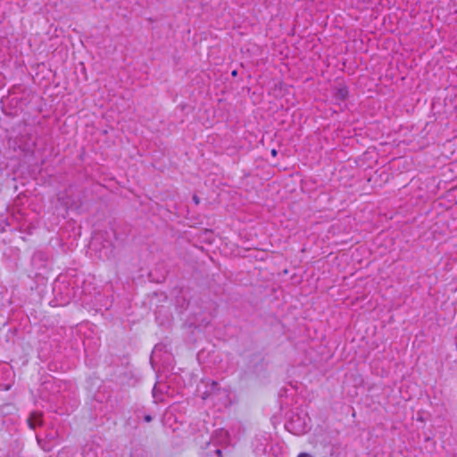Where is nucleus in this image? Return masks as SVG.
<instances>
[{"instance_id": "nucleus-1", "label": "nucleus", "mask_w": 457, "mask_h": 457, "mask_svg": "<svg viewBox=\"0 0 457 457\" xmlns=\"http://www.w3.org/2000/svg\"><path fill=\"white\" fill-rule=\"evenodd\" d=\"M28 422H29V425L31 428H35V427L37 425V424H40V417L36 414V413H33L30 415V417L29 418L28 420Z\"/></svg>"}, {"instance_id": "nucleus-2", "label": "nucleus", "mask_w": 457, "mask_h": 457, "mask_svg": "<svg viewBox=\"0 0 457 457\" xmlns=\"http://www.w3.org/2000/svg\"><path fill=\"white\" fill-rule=\"evenodd\" d=\"M83 454L85 457H96V454L94 453H91V448L86 447L83 451Z\"/></svg>"}, {"instance_id": "nucleus-3", "label": "nucleus", "mask_w": 457, "mask_h": 457, "mask_svg": "<svg viewBox=\"0 0 457 457\" xmlns=\"http://www.w3.org/2000/svg\"><path fill=\"white\" fill-rule=\"evenodd\" d=\"M63 204L66 206L67 209H77L79 208V205H73V204H70L68 202H63Z\"/></svg>"}, {"instance_id": "nucleus-4", "label": "nucleus", "mask_w": 457, "mask_h": 457, "mask_svg": "<svg viewBox=\"0 0 457 457\" xmlns=\"http://www.w3.org/2000/svg\"><path fill=\"white\" fill-rule=\"evenodd\" d=\"M192 199L195 204H198L200 203V198L196 195H194Z\"/></svg>"}, {"instance_id": "nucleus-5", "label": "nucleus", "mask_w": 457, "mask_h": 457, "mask_svg": "<svg viewBox=\"0 0 457 457\" xmlns=\"http://www.w3.org/2000/svg\"><path fill=\"white\" fill-rule=\"evenodd\" d=\"M297 457H313V456L308 453H301L298 454Z\"/></svg>"}, {"instance_id": "nucleus-6", "label": "nucleus", "mask_w": 457, "mask_h": 457, "mask_svg": "<svg viewBox=\"0 0 457 457\" xmlns=\"http://www.w3.org/2000/svg\"><path fill=\"white\" fill-rule=\"evenodd\" d=\"M152 420H153V418H152L151 415H145L144 417V420L146 421V422H150Z\"/></svg>"}, {"instance_id": "nucleus-7", "label": "nucleus", "mask_w": 457, "mask_h": 457, "mask_svg": "<svg viewBox=\"0 0 457 457\" xmlns=\"http://www.w3.org/2000/svg\"><path fill=\"white\" fill-rule=\"evenodd\" d=\"M218 386V383L216 381H212V390H215Z\"/></svg>"}, {"instance_id": "nucleus-8", "label": "nucleus", "mask_w": 457, "mask_h": 457, "mask_svg": "<svg viewBox=\"0 0 457 457\" xmlns=\"http://www.w3.org/2000/svg\"><path fill=\"white\" fill-rule=\"evenodd\" d=\"M215 452L220 457L222 456V451L220 449H217Z\"/></svg>"}, {"instance_id": "nucleus-9", "label": "nucleus", "mask_w": 457, "mask_h": 457, "mask_svg": "<svg viewBox=\"0 0 457 457\" xmlns=\"http://www.w3.org/2000/svg\"><path fill=\"white\" fill-rule=\"evenodd\" d=\"M340 94L342 95V96L344 97L345 95L346 94V91L345 89H341L340 90Z\"/></svg>"}, {"instance_id": "nucleus-10", "label": "nucleus", "mask_w": 457, "mask_h": 457, "mask_svg": "<svg viewBox=\"0 0 457 457\" xmlns=\"http://www.w3.org/2000/svg\"><path fill=\"white\" fill-rule=\"evenodd\" d=\"M271 154H272L273 156H276V155H277V150H276V149H272V150H271Z\"/></svg>"}, {"instance_id": "nucleus-11", "label": "nucleus", "mask_w": 457, "mask_h": 457, "mask_svg": "<svg viewBox=\"0 0 457 457\" xmlns=\"http://www.w3.org/2000/svg\"><path fill=\"white\" fill-rule=\"evenodd\" d=\"M231 75H232L233 77H236V76L237 75V71H232V73H231Z\"/></svg>"}, {"instance_id": "nucleus-12", "label": "nucleus", "mask_w": 457, "mask_h": 457, "mask_svg": "<svg viewBox=\"0 0 457 457\" xmlns=\"http://www.w3.org/2000/svg\"><path fill=\"white\" fill-rule=\"evenodd\" d=\"M0 457H2V456H0Z\"/></svg>"}]
</instances>
